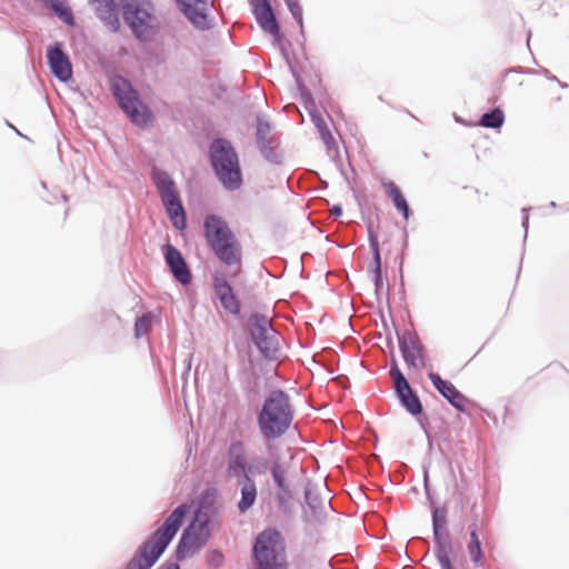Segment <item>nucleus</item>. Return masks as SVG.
Returning a JSON list of instances; mask_svg holds the SVG:
<instances>
[{
	"mask_svg": "<svg viewBox=\"0 0 569 569\" xmlns=\"http://www.w3.org/2000/svg\"><path fill=\"white\" fill-rule=\"evenodd\" d=\"M257 420L263 438L281 437L292 421V408L288 395L282 390L272 391L266 398Z\"/></svg>",
	"mask_w": 569,
	"mask_h": 569,
	"instance_id": "1",
	"label": "nucleus"
},
{
	"mask_svg": "<svg viewBox=\"0 0 569 569\" xmlns=\"http://www.w3.org/2000/svg\"><path fill=\"white\" fill-rule=\"evenodd\" d=\"M210 160L220 183L227 190H237L242 184L239 157L228 140L216 139L210 146Z\"/></svg>",
	"mask_w": 569,
	"mask_h": 569,
	"instance_id": "2",
	"label": "nucleus"
},
{
	"mask_svg": "<svg viewBox=\"0 0 569 569\" xmlns=\"http://www.w3.org/2000/svg\"><path fill=\"white\" fill-rule=\"evenodd\" d=\"M253 557L258 569H287V557L283 538L276 529L260 532L253 545Z\"/></svg>",
	"mask_w": 569,
	"mask_h": 569,
	"instance_id": "3",
	"label": "nucleus"
},
{
	"mask_svg": "<svg viewBox=\"0 0 569 569\" xmlns=\"http://www.w3.org/2000/svg\"><path fill=\"white\" fill-rule=\"evenodd\" d=\"M189 509L190 506L188 503H182L177 507L166 519L163 525L154 532L152 538L144 543V569H150L163 553L167 546L181 527Z\"/></svg>",
	"mask_w": 569,
	"mask_h": 569,
	"instance_id": "4",
	"label": "nucleus"
},
{
	"mask_svg": "<svg viewBox=\"0 0 569 569\" xmlns=\"http://www.w3.org/2000/svg\"><path fill=\"white\" fill-rule=\"evenodd\" d=\"M109 87L120 110L136 127L142 129V94L122 76H111Z\"/></svg>",
	"mask_w": 569,
	"mask_h": 569,
	"instance_id": "5",
	"label": "nucleus"
},
{
	"mask_svg": "<svg viewBox=\"0 0 569 569\" xmlns=\"http://www.w3.org/2000/svg\"><path fill=\"white\" fill-rule=\"evenodd\" d=\"M210 517L207 511L198 509L191 523L184 529L178 543L176 556L184 560L198 553L210 538Z\"/></svg>",
	"mask_w": 569,
	"mask_h": 569,
	"instance_id": "6",
	"label": "nucleus"
},
{
	"mask_svg": "<svg viewBox=\"0 0 569 569\" xmlns=\"http://www.w3.org/2000/svg\"><path fill=\"white\" fill-rule=\"evenodd\" d=\"M152 180L172 224L178 230H183L187 227L186 212L173 180L167 172L158 169L153 170Z\"/></svg>",
	"mask_w": 569,
	"mask_h": 569,
	"instance_id": "7",
	"label": "nucleus"
},
{
	"mask_svg": "<svg viewBox=\"0 0 569 569\" xmlns=\"http://www.w3.org/2000/svg\"><path fill=\"white\" fill-rule=\"evenodd\" d=\"M250 333L260 352L269 359H274L279 352L278 332L272 328L268 317L253 315L249 319Z\"/></svg>",
	"mask_w": 569,
	"mask_h": 569,
	"instance_id": "8",
	"label": "nucleus"
},
{
	"mask_svg": "<svg viewBox=\"0 0 569 569\" xmlns=\"http://www.w3.org/2000/svg\"><path fill=\"white\" fill-rule=\"evenodd\" d=\"M47 66L50 73L61 83L73 81V67L64 42L52 41L46 49Z\"/></svg>",
	"mask_w": 569,
	"mask_h": 569,
	"instance_id": "9",
	"label": "nucleus"
},
{
	"mask_svg": "<svg viewBox=\"0 0 569 569\" xmlns=\"http://www.w3.org/2000/svg\"><path fill=\"white\" fill-rule=\"evenodd\" d=\"M447 513L445 509L436 508L432 512V526L435 535V553L441 569H453L451 563L452 545L448 533L441 535L440 530L446 527Z\"/></svg>",
	"mask_w": 569,
	"mask_h": 569,
	"instance_id": "10",
	"label": "nucleus"
},
{
	"mask_svg": "<svg viewBox=\"0 0 569 569\" xmlns=\"http://www.w3.org/2000/svg\"><path fill=\"white\" fill-rule=\"evenodd\" d=\"M204 238L211 250L236 238L227 221L216 214H210L203 223Z\"/></svg>",
	"mask_w": 569,
	"mask_h": 569,
	"instance_id": "11",
	"label": "nucleus"
},
{
	"mask_svg": "<svg viewBox=\"0 0 569 569\" xmlns=\"http://www.w3.org/2000/svg\"><path fill=\"white\" fill-rule=\"evenodd\" d=\"M390 376L392 377L395 381V388L396 391L402 402V405L406 407V409L411 415H419L422 411V406L417 397V395L413 393L411 387L409 386L407 379L398 368V365L396 360L392 361V366L390 369Z\"/></svg>",
	"mask_w": 569,
	"mask_h": 569,
	"instance_id": "12",
	"label": "nucleus"
},
{
	"mask_svg": "<svg viewBox=\"0 0 569 569\" xmlns=\"http://www.w3.org/2000/svg\"><path fill=\"white\" fill-rule=\"evenodd\" d=\"M252 12L257 19L260 28L274 37L277 40L280 39V28L276 16L271 9V6L268 0H249Z\"/></svg>",
	"mask_w": 569,
	"mask_h": 569,
	"instance_id": "13",
	"label": "nucleus"
},
{
	"mask_svg": "<svg viewBox=\"0 0 569 569\" xmlns=\"http://www.w3.org/2000/svg\"><path fill=\"white\" fill-rule=\"evenodd\" d=\"M402 357L409 368L420 370L425 367V355L420 341L411 333L399 339Z\"/></svg>",
	"mask_w": 569,
	"mask_h": 569,
	"instance_id": "14",
	"label": "nucleus"
},
{
	"mask_svg": "<svg viewBox=\"0 0 569 569\" xmlns=\"http://www.w3.org/2000/svg\"><path fill=\"white\" fill-rule=\"evenodd\" d=\"M124 23L131 29L134 39L142 42V0H120Z\"/></svg>",
	"mask_w": 569,
	"mask_h": 569,
	"instance_id": "15",
	"label": "nucleus"
},
{
	"mask_svg": "<svg viewBox=\"0 0 569 569\" xmlns=\"http://www.w3.org/2000/svg\"><path fill=\"white\" fill-rule=\"evenodd\" d=\"M228 477H242L246 479L250 468L247 465L244 443L241 440L232 441L228 448Z\"/></svg>",
	"mask_w": 569,
	"mask_h": 569,
	"instance_id": "16",
	"label": "nucleus"
},
{
	"mask_svg": "<svg viewBox=\"0 0 569 569\" xmlns=\"http://www.w3.org/2000/svg\"><path fill=\"white\" fill-rule=\"evenodd\" d=\"M94 13L97 18L113 33L119 32L121 28L116 0H102L94 3Z\"/></svg>",
	"mask_w": 569,
	"mask_h": 569,
	"instance_id": "17",
	"label": "nucleus"
},
{
	"mask_svg": "<svg viewBox=\"0 0 569 569\" xmlns=\"http://www.w3.org/2000/svg\"><path fill=\"white\" fill-rule=\"evenodd\" d=\"M214 292L222 307L230 313L237 315L240 311V303L236 298L231 286L222 276H217L213 280Z\"/></svg>",
	"mask_w": 569,
	"mask_h": 569,
	"instance_id": "18",
	"label": "nucleus"
},
{
	"mask_svg": "<svg viewBox=\"0 0 569 569\" xmlns=\"http://www.w3.org/2000/svg\"><path fill=\"white\" fill-rule=\"evenodd\" d=\"M429 379L435 388L458 410L462 411L465 408V397L457 390V388L449 381L443 380L438 373L430 372Z\"/></svg>",
	"mask_w": 569,
	"mask_h": 569,
	"instance_id": "19",
	"label": "nucleus"
},
{
	"mask_svg": "<svg viewBox=\"0 0 569 569\" xmlns=\"http://www.w3.org/2000/svg\"><path fill=\"white\" fill-rule=\"evenodd\" d=\"M166 261L170 267L174 278L182 284H188L191 281V274L187 267L184 259L180 251L172 246H167Z\"/></svg>",
	"mask_w": 569,
	"mask_h": 569,
	"instance_id": "20",
	"label": "nucleus"
},
{
	"mask_svg": "<svg viewBox=\"0 0 569 569\" xmlns=\"http://www.w3.org/2000/svg\"><path fill=\"white\" fill-rule=\"evenodd\" d=\"M211 251L223 264L228 267L241 266L242 248L237 237L233 238V240H230L229 242L223 243Z\"/></svg>",
	"mask_w": 569,
	"mask_h": 569,
	"instance_id": "21",
	"label": "nucleus"
},
{
	"mask_svg": "<svg viewBox=\"0 0 569 569\" xmlns=\"http://www.w3.org/2000/svg\"><path fill=\"white\" fill-rule=\"evenodd\" d=\"M182 6L183 13L198 28L206 29L209 27L206 13V2L202 0H179Z\"/></svg>",
	"mask_w": 569,
	"mask_h": 569,
	"instance_id": "22",
	"label": "nucleus"
},
{
	"mask_svg": "<svg viewBox=\"0 0 569 569\" xmlns=\"http://www.w3.org/2000/svg\"><path fill=\"white\" fill-rule=\"evenodd\" d=\"M66 26L74 27L76 16L66 0H40Z\"/></svg>",
	"mask_w": 569,
	"mask_h": 569,
	"instance_id": "23",
	"label": "nucleus"
},
{
	"mask_svg": "<svg viewBox=\"0 0 569 569\" xmlns=\"http://www.w3.org/2000/svg\"><path fill=\"white\" fill-rule=\"evenodd\" d=\"M241 487V499L238 502L240 512L249 510L257 499V486L250 477H246L239 482Z\"/></svg>",
	"mask_w": 569,
	"mask_h": 569,
	"instance_id": "24",
	"label": "nucleus"
},
{
	"mask_svg": "<svg viewBox=\"0 0 569 569\" xmlns=\"http://www.w3.org/2000/svg\"><path fill=\"white\" fill-rule=\"evenodd\" d=\"M382 187L386 190L389 198L392 200L396 209L402 213L405 220H408L410 216V209L405 196L402 194L398 186L393 181H385L382 182Z\"/></svg>",
	"mask_w": 569,
	"mask_h": 569,
	"instance_id": "25",
	"label": "nucleus"
},
{
	"mask_svg": "<svg viewBox=\"0 0 569 569\" xmlns=\"http://www.w3.org/2000/svg\"><path fill=\"white\" fill-rule=\"evenodd\" d=\"M470 529V541L467 545L469 557L476 567L482 566V548L478 532V525L473 523L469 527Z\"/></svg>",
	"mask_w": 569,
	"mask_h": 569,
	"instance_id": "26",
	"label": "nucleus"
},
{
	"mask_svg": "<svg viewBox=\"0 0 569 569\" xmlns=\"http://www.w3.org/2000/svg\"><path fill=\"white\" fill-rule=\"evenodd\" d=\"M257 139L262 151L268 149L272 142L271 126L262 119L257 121Z\"/></svg>",
	"mask_w": 569,
	"mask_h": 569,
	"instance_id": "27",
	"label": "nucleus"
},
{
	"mask_svg": "<svg viewBox=\"0 0 569 569\" xmlns=\"http://www.w3.org/2000/svg\"><path fill=\"white\" fill-rule=\"evenodd\" d=\"M311 119H312V122L315 123V126L317 127V129L321 136V139L323 140L326 146L330 148L332 144H335V138L329 129L327 121L323 119V117L321 114L312 113Z\"/></svg>",
	"mask_w": 569,
	"mask_h": 569,
	"instance_id": "28",
	"label": "nucleus"
},
{
	"mask_svg": "<svg viewBox=\"0 0 569 569\" xmlns=\"http://www.w3.org/2000/svg\"><path fill=\"white\" fill-rule=\"evenodd\" d=\"M505 121L503 112L496 108L490 112L485 113L479 121V124L486 128H499Z\"/></svg>",
	"mask_w": 569,
	"mask_h": 569,
	"instance_id": "29",
	"label": "nucleus"
},
{
	"mask_svg": "<svg viewBox=\"0 0 569 569\" xmlns=\"http://www.w3.org/2000/svg\"><path fill=\"white\" fill-rule=\"evenodd\" d=\"M369 240H370V247L373 252V259L376 263V283L378 284L381 279V269H380V251H379V242L377 237L373 234L371 229H369Z\"/></svg>",
	"mask_w": 569,
	"mask_h": 569,
	"instance_id": "30",
	"label": "nucleus"
},
{
	"mask_svg": "<svg viewBox=\"0 0 569 569\" xmlns=\"http://www.w3.org/2000/svg\"><path fill=\"white\" fill-rule=\"evenodd\" d=\"M143 26H144V41L147 39H152L153 34L158 32L159 24L156 21V19L151 14L147 13L146 11H144Z\"/></svg>",
	"mask_w": 569,
	"mask_h": 569,
	"instance_id": "31",
	"label": "nucleus"
},
{
	"mask_svg": "<svg viewBox=\"0 0 569 569\" xmlns=\"http://www.w3.org/2000/svg\"><path fill=\"white\" fill-rule=\"evenodd\" d=\"M134 299H138V302L136 303L134 308H139V305L141 302V298L138 295H134ZM142 306H140V309L136 312L134 317V323H133V335L137 340L142 338Z\"/></svg>",
	"mask_w": 569,
	"mask_h": 569,
	"instance_id": "32",
	"label": "nucleus"
},
{
	"mask_svg": "<svg viewBox=\"0 0 569 569\" xmlns=\"http://www.w3.org/2000/svg\"><path fill=\"white\" fill-rule=\"evenodd\" d=\"M123 569H142V543H140Z\"/></svg>",
	"mask_w": 569,
	"mask_h": 569,
	"instance_id": "33",
	"label": "nucleus"
},
{
	"mask_svg": "<svg viewBox=\"0 0 569 569\" xmlns=\"http://www.w3.org/2000/svg\"><path fill=\"white\" fill-rule=\"evenodd\" d=\"M306 499H307L308 507L312 511L313 518H319L327 510V508L329 506L328 501L322 500L319 502V507H313V505L311 502V492L310 491H307Z\"/></svg>",
	"mask_w": 569,
	"mask_h": 569,
	"instance_id": "34",
	"label": "nucleus"
},
{
	"mask_svg": "<svg viewBox=\"0 0 569 569\" xmlns=\"http://www.w3.org/2000/svg\"><path fill=\"white\" fill-rule=\"evenodd\" d=\"M291 14L302 28V8L299 0H284Z\"/></svg>",
	"mask_w": 569,
	"mask_h": 569,
	"instance_id": "35",
	"label": "nucleus"
},
{
	"mask_svg": "<svg viewBox=\"0 0 569 569\" xmlns=\"http://www.w3.org/2000/svg\"><path fill=\"white\" fill-rule=\"evenodd\" d=\"M271 472H272V477H273V480L277 483V486L280 489H286V486H284L286 471L280 466V463L274 462L273 466H272Z\"/></svg>",
	"mask_w": 569,
	"mask_h": 569,
	"instance_id": "36",
	"label": "nucleus"
},
{
	"mask_svg": "<svg viewBox=\"0 0 569 569\" xmlns=\"http://www.w3.org/2000/svg\"><path fill=\"white\" fill-rule=\"evenodd\" d=\"M6 124H7V127H9L10 129H12V130L18 134V136H20V137H22V138H24V139H28V137H27V136H24V134H22V133L19 131V129H18L16 126H13L10 121L6 120Z\"/></svg>",
	"mask_w": 569,
	"mask_h": 569,
	"instance_id": "37",
	"label": "nucleus"
},
{
	"mask_svg": "<svg viewBox=\"0 0 569 569\" xmlns=\"http://www.w3.org/2000/svg\"><path fill=\"white\" fill-rule=\"evenodd\" d=\"M159 569H180L176 562L163 563Z\"/></svg>",
	"mask_w": 569,
	"mask_h": 569,
	"instance_id": "38",
	"label": "nucleus"
},
{
	"mask_svg": "<svg viewBox=\"0 0 569 569\" xmlns=\"http://www.w3.org/2000/svg\"><path fill=\"white\" fill-rule=\"evenodd\" d=\"M267 468H268V462H267V461H264V460H261V461H260V466H259V468L257 469V471H258V472H264V471L267 470Z\"/></svg>",
	"mask_w": 569,
	"mask_h": 569,
	"instance_id": "39",
	"label": "nucleus"
},
{
	"mask_svg": "<svg viewBox=\"0 0 569 569\" xmlns=\"http://www.w3.org/2000/svg\"><path fill=\"white\" fill-rule=\"evenodd\" d=\"M342 210L340 207H333L332 209V213L336 214V216H339L341 214Z\"/></svg>",
	"mask_w": 569,
	"mask_h": 569,
	"instance_id": "40",
	"label": "nucleus"
},
{
	"mask_svg": "<svg viewBox=\"0 0 569 569\" xmlns=\"http://www.w3.org/2000/svg\"><path fill=\"white\" fill-rule=\"evenodd\" d=\"M109 316L114 318L117 321H120V317L116 315L113 311L109 312Z\"/></svg>",
	"mask_w": 569,
	"mask_h": 569,
	"instance_id": "41",
	"label": "nucleus"
},
{
	"mask_svg": "<svg viewBox=\"0 0 569 569\" xmlns=\"http://www.w3.org/2000/svg\"><path fill=\"white\" fill-rule=\"evenodd\" d=\"M41 187L47 189V182L46 181H41Z\"/></svg>",
	"mask_w": 569,
	"mask_h": 569,
	"instance_id": "42",
	"label": "nucleus"
},
{
	"mask_svg": "<svg viewBox=\"0 0 569 569\" xmlns=\"http://www.w3.org/2000/svg\"><path fill=\"white\" fill-rule=\"evenodd\" d=\"M64 201H68V197L66 194L61 196Z\"/></svg>",
	"mask_w": 569,
	"mask_h": 569,
	"instance_id": "43",
	"label": "nucleus"
},
{
	"mask_svg": "<svg viewBox=\"0 0 569 569\" xmlns=\"http://www.w3.org/2000/svg\"><path fill=\"white\" fill-rule=\"evenodd\" d=\"M143 117H144V122L147 121V112L144 111L143 113Z\"/></svg>",
	"mask_w": 569,
	"mask_h": 569,
	"instance_id": "44",
	"label": "nucleus"
}]
</instances>
